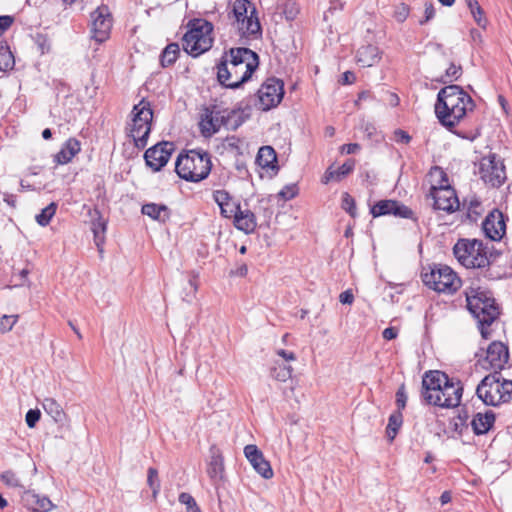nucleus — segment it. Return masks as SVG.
Listing matches in <instances>:
<instances>
[{
    "mask_svg": "<svg viewBox=\"0 0 512 512\" xmlns=\"http://www.w3.org/2000/svg\"><path fill=\"white\" fill-rule=\"evenodd\" d=\"M258 65L259 57L251 49L231 48L217 65V79L222 86L236 89L251 78Z\"/></svg>",
    "mask_w": 512,
    "mask_h": 512,
    "instance_id": "nucleus-1",
    "label": "nucleus"
},
{
    "mask_svg": "<svg viewBox=\"0 0 512 512\" xmlns=\"http://www.w3.org/2000/svg\"><path fill=\"white\" fill-rule=\"evenodd\" d=\"M463 386L438 370L425 372L422 378L421 397L426 404L441 408H455L460 405Z\"/></svg>",
    "mask_w": 512,
    "mask_h": 512,
    "instance_id": "nucleus-2",
    "label": "nucleus"
},
{
    "mask_svg": "<svg viewBox=\"0 0 512 512\" xmlns=\"http://www.w3.org/2000/svg\"><path fill=\"white\" fill-rule=\"evenodd\" d=\"M473 107L474 102L469 94L458 85H449L438 92L435 114L443 126L453 128Z\"/></svg>",
    "mask_w": 512,
    "mask_h": 512,
    "instance_id": "nucleus-3",
    "label": "nucleus"
},
{
    "mask_svg": "<svg viewBox=\"0 0 512 512\" xmlns=\"http://www.w3.org/2000/svg\"><path fill=\"white\" fill-rule=\"evenodd\" d=\"M467 308L477 320L481 336L484 339L491 337L490 326L499 317L500 309L492 293L480 287L470 288L466 292Z\"/></svg>",
    "mask_w": 512,
    "mask_h": 512,
    "instance_id": "nucleus-4",
    "label": "nucleus"
},
{
    "mask_svg": "<svg viewBox=\"0 0 512 512\" xmlns=\"http://www.w3.org/2000/svg\"><path fill=\"white\" fill-rule=\"evenodd\" d=\"M210 154L204 150H189L177 157L175 171L186 181L200 182L206 179L211 171Z\"/></svg>",
    "mask_w": 512,
    "mask_h": 512,
    "instance_id": "nucleus-5",
    "label": "nucleus"
},
{
    "mask_svg": "<svg viewBox=\"0 0 512 512\" xmlns=\"http://www.w3.org/2000/svg\"><path fill=\"white\" fill-rule=\"evenodd\" d=\"M478 398L489 406H499L512 401V380L496 371L486 375L477 385Z\"/></svg>",
    "mask_w": 512,
    "mask_h": 512,
    "instance_id": "nucleus-6",
    "label": "nucleus"
},
{
    "mask_svg": "<svg viewBox=\"0 0 512 512\" xmlns=\"http://www.w3.org/2000/svg\"><path fill=\"white\" fill-rule=\"evenodd\" d=\"M213 25L205 19H192L188 23V31L183 37L184 50L197 57L208 51L213 44L211 36Z\"/></svg>",
    "mask_w": 512,
    "mask_h": 512,
    "instance_id": "nucleus-7",
    "label": "nucleus"
},
{
    "mask_svg": "<svg viewBox=\"0 0 512 512\" xmlns=\"http://www.w3.org/2000/svg\"><path fill=\"white\" fill-rule=\"evenodd\" d=\"M423 283L438 293L453 294L461 287V279L446 265L434 264L421 273Z\"/></svg>",
    "mask_w": 512,
    "mask_h": 512,
    "instance_id": "nucleus-8",
    "label": "nucleus"
},
{
    "mask_svg": "<svg viewBox=\"0 0 512 512\" xmlns=\"http://www.w3.org/2000/svg\"><path fill=\"white\" fill-rule=\"evenodd\" d=\"M457 260L466 268H484L490 264L492 254L477 239H459L453 247Z\"/></svg>",
    "mask_w": 512,
    "mask_h": 512,
    "instance_id": "nucleus-9",
    "label": "nucleus"
},
{
    "mask_svg": "<svg viewBox=\"0 0 512 512\" xmlns=\"http://www.w3.org/2000/svg\"><path fill=\"white\" fill-rule=\"evenodd\" d=\"M232 14L237 30L241 36L258 39L262 35V29L257 17V11L249 0H236L233 4Z\"/></svg>",
    "mask_w": 512,
    "mask_h": 512,
    "instance_id": "nucleus-10",
    "label": "nucleus"
},
{
    "mask_svg": "<svg viewBox=\"0 0 512 512\" xmlns=\"http://www.w3.org/2000/svg\"><path fill=\"white\" fill-rule=\"evenodd\" d=\"M132 114V122L129 125V136L133 139L137 148L143 149L147 145L151 131L153 112L150 108V104L142 100L133 107Z\"/></svg>",
    "mask_w": 512,
    "mask_h": 512,
    "instance_id": "nucleus-11",
    "label": "nucleus"
},
{
    "mask_svg": "<svg viewBox=\"0 0 512 512\" xmlns=\"http://www.w3.org/2000/svg\"><path fill=\"white\" fill-rule=\"evenodd\" d=\"M478 174L485 185L492 188L500 187L507 179L503 160L495 153H489L481 158Z\"/></svg>",
    "mask_w": 512,
    "mask_h": 512,
    "instance_id": "nucleus-12",
    "label": "nucleus"
},
{
    "mask_svg": "<svg viewBox=\"0 0 512 512\" xmlns=\"http://www.w3.org/2000/svg\"><path fill=\"white\" fill-rule=\"evenodd\" d=\"M235 110H221L216 105L205 107L199 120V128L202 136L208 138L216 134L223 125H228Z\"/></svg>",
    "mask_w": 512,
    "mask_h": 512,
    "instance_id": "nucleus-13",
    "label": "nucleus"
},
{
    "mask_svg": "<svg viewBox=\"0 0 512 512\" xmlns=\"http://www.w3.org/2000/svg\"><path fill=\"white\" fill-rule=\"evenodd\" d=\"M442 178L447 182L446 175L441 172ZM429 196L433 199V208L448 213L454 212L459 208V200L455 190L448 184H440L439 186H431Z\"/></svg>",
    "mask_w": 512,
    "mask_h": 512,
    "instance_id": "nucleus-14",
    "label": "nucleus"
},
{
    "mask_svg": "<svg viewBox=\"0 0 512 512\" xmlns=\"http://www.w3.org/2000/svg\"><path fill=\"white\" fill-rule=\"evenodd\" d=\"M283 81L277 78H269L258 90L260 108L267 111L276 107L284 95Z\"/></svg>",
    "mask_w": 512,
    "mask_h": 512,
    "instance_id": "nucleus-15",
    "label": "nucleus"
},
{
    "mask_svg": "<svg viewBox=\"0 0 512 512\" xmlns=\"http://www.w3.org/2000/svg\"><path fill=\"white\" fill-rule=\"evenodd\" d=\"M112 27L111 14L107 6H100L91 13L92 38L102 43L108 39Z\"/></svg>",
    "mask_w": 512,
    "mask_h": 512,
    "instance_id": "nucleus-16",
    "label": "nucleus"
},
{
    "mask_svg": "<svg viewBox=\"0 0 512 512\" xmlns=\"http://www.w3.org/2000/svg\"><path fill=\"white\" fill-rule=\"evenodd\" d=\"M173 152L174 144L172 142H160L145 151L146 165L154 172H158L168 163Z\"/></svg>",
    "mask_w": 512,
    "mask_h": 512,
    "instance_id": "nucleus-17",
    "label": "nucleus"
},
{
    "mask_svg": "<svg viewBox=\"0 0 512 512\" xmlns=\"http://www.w3.org/2000/svg\"><path fill=\"white\" fill-rule=\"evenodd\" d=\"M370 213L373 218L393 215L399 218L416 219L413 217L414 212L406 205L397 200L385 199L377 201L371 208Z\"/></svg>",
    "mask_w": 512,
    "mask_h": 512,
    "instance_id": "nucleus-18",
    "label": "nucleus"
},
{
    "mask_svg": "<svg viewBox=\"0 0 512 512\" xmlns=\"http://www.w3.org/2000/svg\"><path fill=\"white\" fill-rule=\"evenodd\" d=\"M508 360V347L500 341H493L487 348L486 357L482 362V366L485 369L500 372L506 366Z\"/></svg>",
    "mask_w": 512,
    "mask_h": 512,
    "instance_id": "nucleus-19",
    "label": "nucleus"
},
{
    "mask_svg": "<svg viewBox=\"0 0 512 512\" xmlns=\"http://www.w3.org/2000/svg\"><path fill=\"white\" fill-rule=\"evenodd\" d=\"M482 230L487 238L501 240L506 232L505 218L501 211L494 209L484 219Z\"/></svg>",
    "mask_w": 512,
    "mask_h": 512,
    "instance_id": "nucleus-20",
    "label": "nucleus"
},
{
    "mask_svg": "<svg viewBox=\"0 0 512 512\" xmlns=\"http://www.w3.org/2000/svg\"><path fill=\"white\" fill-rule=\"evenodd\" d=\"M244 454L254 470L265 479L273 477V470L260 449L256 445H246Z\"/></svg>",
    "mask_w": 512,
    "mask_h": 512,
    "instance_id": "nucleus-21",
    "label": "nucleus"
},
{
    "mask_svg": "<svg viewBox=\"0 0 512 512\" xmlns=\"http://www.w3.org/2000/svg\"><path fill=\"white\" fill-rule=\"evenodd\" d=\"M207 474L213 485H217L224 479V459L220 449L216 445L210 447V462Z\"/></svg>",
    "mask_w": 512,
    "mask_h": 512,
    "instance_id": "nucleus-22",
    "label": "nucleus"
},
{
    "mask_svg": "<svg viewBox=\"0 0 512 512\" xmlns=\"http://www.w3.org/2000/svg\"><path fill=\"white\" fill-rule=\"evenodd\" d=\"M213 200L220 208V213L224 218H232L241 206L226 190L220 189L213 192Z\"/></svg>",
    "mask_w": 512,
    "mask_h": 512,
    "instance_id": "nucleus-23",
    "label": "nucleus"
},
{
    "mask_svg": "<svg viewBox=\"0 0 512 512\" xmlns=\"http://www.w3.org/2000/svg\"><path fill=\"white\" fill-rule=\"evenodd\" d=\"M21 500L33 512H49L54 507L48 497L41 496L30 490H25L22 493Z\"/></svg>",
    "mask_w": 512,
    "mask_h": 512,
    "instance_id": "nucleus-24",
    "label": "nucleus"
},
{
    "mask_svg": "<svg viewBox=\"0 0 512 512\" xmlns=\"http://www.w3.org/2000/svg\"><path fill=\"white\" fill-rule=\"evenodd\" d=\"M233 218L234 226L246 234L254 232L257 227L255 214L249 209H242L240 206Z\"/></svg>",
    "mask_w": 512,
    "mask_h": 512,
    "instance_id": "nucleus-25",
    "label": "nucleus"
},
{
    "mask_svg": "<svg viewBox=\"0 0 512 512\" xmlns=\"http://www.w3.org/2000/svg\"><path fill=\"white\" fill-rule=\"evenodd\" d=\"M495 423V414L489 410L485 413H476L471 420V427L476 435L486 434Z\"/></svg>",
    "mask_w": 512,
    "mask_h": 512,
    "instance_id": "nucleus-26",
    "label": "nucleus"
},
{
    "mask_svg": "<svg viewBox=\"0 0 512 512\" xmlns=\"http://www.w3.org/2000/svg\"><path fill=\"white\" fill-rule=\"evenodd\" d=\"M356 59L360 66L372 67L380 61L381 53L378 47L369 44L358 49Z\"/></svg>",
    "mask_w": 512,
    "mask_h": 512,
    "instance_id": "nucleus-27",
    "label": "nucleus"
},
{
    "mask_svg": "<svg viewBox=\"0 0 512 512\" xmlns=\"http://www.w3.org/2000/svg\"><path fill=\"white\" fill-rule=\"evenodd\" d=\"M81 150L80 142L76 138H69L62 149L55 155L58 164L69 163Z\"/></svg>",
    "mask_w": 512,
    "mask_h": 512,
    "instance_id": "nucleus-28",
    "label": "nucleus"
},
{
    "mask_svg": "<svg viewBox=\"0 0 512 512\" xmlns=\"http://www.w3.org/2000/svg\"><path fill=\"white\" fill-rule=\"evenodd\" d=\"M142 214L153 220L165 223L171 215L170 209L164 204L147 203L141 208Z\"/></svg>",
    "mask_w": 512,
    "mask_h": 512,
    "instance_id": "nucleus-29",
    "label": "nucleus"
},
{
    "mask_svg": "<svg viewBox=\"0 0 512 512\" xmlns=\"http://www.w3.org/2000/svg\"><path fill=\"white\" fill-rule=\"evenodd\" d=\"M44 411L57 423H64L66 413L61 405L54 398H45L42 403Z\"/></svg>",
    "mask_w": 512,
    "mask_h": 512,
    "instance_id": "nucleus-30",
    "label": "nucleus"
},
{
    "mask_svg": "<svg viewBox=\"0 0 512 512\" xmlns=\"http://www.w3.org/2000/svg\"><path fill=\"white\" fill-rule=\"evenodd\" d=\"M277 161L275 150L271 146H263L259 149L257 162L263 168L273 167V163Z\"/></svg>",
    "mask_w": 512,
    "mask_h": 512,
    "instance_id": "nucleus-31",
    "label": "nucleus"
},
{
    "mask_svg": "<svg viewBox=\"0 0 512 512\" xmlns=\"http://www.w3.org/2000/svg\"><path fill=\"white\" fill-rule=\"evenodd\" d=\"M180 48L177 43L168 44L160 56V62L163 67H168L175 63L179 55Z\"/></svg>",
    "mask_w": 512,
    "mask_h": 512,
    "instance_id": "nucleus-32",
    "label": "nucleus"
},
{
    "mask_svg": "<svg viewBox=\"0 0 512 512\" xmlns=\"http://www.w3.org/2000/svg\"><path fill=\"white\" fill-rule=\"evenodd\" d=\"M475 22L482 28H486L487 19L477 0H465Z\"/></svg>",
    "mask_w": 512,
    "mask_h": 512,
    "instance_id": "nucleus-33",
    "label": "nucleus"
},
{
    "mask_svg": "<svg viewBox=\"0 0 512 512\" xmlns=\"http://www.w3.org/2000/svg\"><path fill=\"white\" fill-rule=\"evenodd\" d=\"M293 368L290 365L276 364L270 370V375L273 379L281 382L287 381L291 378Z\"/></svg>",
    "mask_w": 512,
    "mask_h": 512,
    "instance_id": "nucleus-34",
    "label": "nucleus"
},
{
    "mask_svg": "<svg viewBox=\"0 0 512 512\" xmlns=\"http://www.w3.org/2000/svg\"><path fill=\"white\" fill-rule=\"evenodd\" d=\"M56 209H57V204L54 202L50 203L48 206L43 208L39 214L36 215V217H35L36 222L40 226H43V227L47 226L50 223L52 217L55 215Z\"/></svg>",
    "mask_w": 512,
    "mask_h": 512,
    "instance_id": "nucleus-35",
    "label": "nucleus"
},
{
    "mask_svg": "<svg viewBox=\"0 0 512 512\" xmlns=\"http://www.w3.org/2000/svg\"><path fill=\"white\" fill-rule=\"evenodd\" d=\"M147 485L152 490V497L155 500L160 492L161 484L156 468L149 467L147 470Z\"/></svg>",
    "mask_w": 512,
    "mask_h": 512,
    "instance_id": "nucleus-36",
    "label": "nucleus"
},
{
    "mask_svg": "<svg viewBox=\"0 0 512 512\" xmlns=\"http://www.w3.org/2000/svg\"><path fill=\"white\" fill-rule=\"evenodd\" d=\"M15 64L14 56L7 45H0V70L12 69Z\"/></svg>",
    "mask_w": 512,
    "mask_h": 512,
    "instance_id": "nucleus-37",
    "label": "nucleus"
},
{
    "mask_svg": "<svg viewBox=\"0 0 512 512\" xmlns=\"http://www.w3.org/2000/svg\"><path fill=\"white\" fill-rule=\"evenodd\" d=\"M403 422V417L400 412H396L390 415L389 422L386 428L387 436L393 440L401 427Z\"/></svg>",
    "mask_w": 512,
    "mask_h": 512,
    "instance_id": "nucleus-38",
    "label": "nucleus"
},
{
    "mask_svg": "<svg viewBox=\"0 0 512 512\" xmlns=\"http://www.w3.org/2000/svg\"><path fill=\"white\" fill-rule=\"evenodd\" d=\"M178 500L181 504L186 506L187 512H197L198 510H200L195 499L192 497L191 494L187 492L180 493Z\"/></svg>",
    "mask_w": 512,
    "mask_h": 512,
    "instance_id": "nucleus-39",
    "label": "nucleus"
},
{
    "mask_svg": "<svg viewBox=\"0 0 512 512\" xmlns=\"http://www.w3.org/2000/svg\"><path fill=\"white\" fill-rule=\"evenodd\" d=\"M341 206L351 217H356V203L354 198L349 193H343Z\"/></svg>",
    "mask_w": 512,
    "mask_h": 512,
    "instance_id": "nucleus-40",
    "label": "nucleus"
},
{
    "mask_svg": "<svg viewBox=\"0 0 512 512\" xmlns=\"http://www.w3.org/2000/svg\"><path fill=\"white\" fill-rule=\"evenodd\" d=\"M354 167H355V160L348 159L338 168H334V171H336V173H337L336 181H340L343 177L350 174L354 170Z\"/></svg>",
    "mask_w": 512,
    "mask_h": 512,
    "instance_id": "nucleus-41",
    "label": "nucleus"
},
{
    "mask_svg": "<svg viewBox=\"0 0 512 512\" xmlns=\"http://www.w3.org/2000/svg\"><path fill=\"white\" fill-rule=\"evenodd\" d=\"M18 320V315H3L0 318V332L7 333L12 330Z\"/></svg>",
    "mask_w": 512,
    "mask_h": 512,
    "instance_id": "nucleus-42",
    "label": "nucleus"
},
{
    "mask_svg": "<svg viewBox=\"0 0 512 512\" xmlns=\"http://www.w3.org/2000/svg\"><path fill=\"white\" fill-rule=\"evenodd\" d=\"M1 481L9 487H21V483L17 475L11 471H4L0 476Z\"/></svg>",
    "mask_w": 512,
    "mask_h": 512,
    "instance_id": "nucleus-43",
    "label": "nucleus"
},
{
    "mask_svg": "<svg viewBox=\"0 0 512 512\" xmlns=\"http://www.w3.org/2000/svg\"><path fill=\"white\" fill-rule=\"evenodd\" d=\"M462 73L461 66H457L454 63H451L450 66L445 71V78L443 77L440 79L441 82L446 83L448 80H457Z\"/></svg>",
    "mask_w": 512,
    "mask_h": 512,
    "instance_id": "nucleus-44",
    "label": "nucleus"
},
{
    "mask_svg": "<svg viewBox=\"0 0 512 512\" xmlns=\"http://www.w3.org/2000/svg\"><path fill=\"white\" fill-rule=\"evenodd\" d=\"M92 230L95 236L96 244L99 246L100 241H102V239H100V234H104L106 231V222L102 219H99L97 222H93Z\"/></svg>",
    "mask_w": 512,
    "mask_h": 512,
    "instance_id": "nucleus-45",
    "label": "nucleus"
},
{
    "mask_svg": "<svg viewBox=\"0 0 512 512\" xmlns=\"http://www.w3.org/2000/svg\"><path fill=\"white\" fill-rule=\"evenodd\" d=\"M41 417V413L38 409H30L26 413L25 421L29 428L35 427L36 423L39 421Z\"/></svg>",
    "mask_w": 512,
    "mask_h": 512,
    "instance_id": "nucleus-46",
    "label": "nucleus"
},
{
    "mask_svg": "<svg viewBox=\"0 0 512 512\" xmlns=\"http://www.w3.org/2000/svg\"><path fill=\"white\" fill-rule=\"evenodd\" d=\"M297 193H298L297 186L292 184V185L285 186L279 192V196L282 197L285 200H289V199H292L293 197H295Z\"/></svg>",
    "mask_w": 512,
    "mask_h": 512,
    "instance_id": "nucleus-47",
    "label": "nucleus"
},
{
    "mask_svg": "<svg viewBox=\"0 0 512 512\" xmlns=\"http://www.w3.org/2000/svg\"><path fill=\"white\" fill-rule=\"evenodd\" d=\"M198 277H199V274L195 271H192L190 274H189V280H188V283L191 287V297H195L197 291H198Z\"/></svg>",
    "mask_w": 512,
    "mask_h": 512,
    "instance_id": "nucleus-48",
    "label": "nucleus"
},
{
    "mask_svg": "<svg viewBox=\"0 0 512 512\" xmlns=\"http://www.w3.org/2000/svg\"><path fill=\"white\" fill-rule=\"evenodd\" d=\"M406 401H407V395L404 391V386L402 385L396 393V404H397L398 408L403 409L406 406Z\"/></svg>",
    "mask_w": 512,
    "mask_h": 512,
    "instance_id": "nucleus-49",
    "label": "nucleus"
},
{
    "mask_svg": "<svg viewBox=\"0 0 512 512\" xmlns=\"http://www.w3.org/2000/svg\"><path fill=\"white\" fill-rule=\"evenodd\" d=\"M394 139L398 143L408 144L411 140V137L404 130L398 129L394 132Z\"/></svg>",
    "mask_w": 512,
    "mask_h": 512,
    "instance_id": "nucleus-50",
    "label": "nucleus"
},
{
    "mask_svg": "<svg viewBox=\"0 0 512 512\" xmlns=\"http://www.w3.org/2000/svg\"><path fill=\"white\" fill-rule=\"evenodd\" d=\"M424 19L420 21V24L423 25L430 21L435 16V8L432 3H426L425 4V11H424Z\"/></svg>",
    "mask_w": 512,
    "mask_h": 512,
    "instance_id": "nucleus-51",
    "label": "nucleus"
},
{
    "mask_svg": "<svg viewBox=\"0 0 512 512\" xmlns=\"http://www.w3.org/2000/svg\"><path fill=\"white\" fill-rule=\"evenodd\" d=\"M13 23V17L5 15L0 16V36L10 28Z\"/></svg>",
    "mask_w": 512,
    "mask_h": 512,
    "instance_id": "nucleus-52",
    "label": "nucleus"
},
{
    "mask_svg": "<svg viewBox=\"0 0 512 512\" xmlns=\"http://www.w3.org/2000/svg\"><path fill=\"white\" fill-rule=\"evenodd\" d=\"M339 301L342 304H352L354 301V295L351 290H346L342 292L339 296Z\"/></svg>",
    "mask_w": 512,
    "mask_h": 512,
    "instance_id": "nucleus-53",
    "label": "nucleus"
},
{
    "mask_svg": "<svg viewBox=\"0 0 512 512\" xmlns=\"http://www.w3.org/2000/svg\"><path fill=\"white\" fill-rule=\"evenodd\" d=\"M358 150H360V145H359V144H357V143L344 144V145L341 147V152H342V153H346V154H354V153H356Z\"/></svg>",
    "mask_w": 512,
    "mask_h": 512,
    "instance_id": "nucleus-54",
    "label": "nucleus"
},
{
    "mask_svg": "<svg viewBox=\"0 0 512 512\" xmlns=\"http://www.w3.org/2000/svg\"><path fill=\"white\" fill-rule=\"evenodd\" d=\"M336 176H337L336 171H334V168L332 166H330L326 170V172H325V174H324V176L322 178V183L328 184L330 181L336 180Z\"/></svg>",
    "mask_w": 512,
    "mask_h": 512,
    "instance_id": "nucleus-55",
    "label": "nucleus"
},
{
    "mask_svg": "<svg viewBox=\"0 0 512 512\" xmlns=\"http://www.w3.org/2000/svg\"><path fill=\"white\" fill-rule=\"evenodd\" d=\"M336 176H337L336 171H334V168L332 166H330L326 170V172H325V174H324V176L322 178V183L328 184L330 181L336 180Z\"/></svg>",
    "mask_w": 512,
    "mask_h": 512,
    "instance_id": "nucleus-56",
    "label": "nucleus"
},
{
    "mask_svg": "<svg viewBox=\"0 0 512 512\" xmlns=\"http://www.w3.org/2000/svg\"><path fill=\"white\" fill-rule=\"evenodd\" d=\"M336 176H337L336 171H334V168L332 166H330L326 170V172H325V174H324V176L322 178V183L328 184L330 181L336 180Z\"/></svg>",
    "mask_w": 512,
    "mask_h": 512,
    "instance_id": "nucleus-57",
    "label": "nucleus"
},
{
    "mask_svg": "<svg viewBox=\"0 0 512 512\" xmlns=\"http://www.w3.org/2000/svg\"><path fill=\"white\" fill-rule=\"evenodd\" d=\"M382 335L385 340H393L397 337L398 331L395 327H388L384 329Z\"/></svg>",
    "mask_w": 512,
    "mask_h": 512,
    "instance_id": "nucleus-58",
    "label": "nucleus"
},
{
    "mask_svg": "<svg viewBox=\"0 0 512 512\" xmlns=\"http://www.w3.org/2000/svg\"><path fill=\"white\" fill-rule=\"evenodd\" d=\"M355 79H356V77L353 72L346 71L342 75L341 83L342 84H352V83H354Z\"/></svg>",
    "mask_w": 512,
    "mask_h": 512,
    "instance_id": "nucleus-59",
    "label": "nucleus"
},
{
    "mask_svg": "<svg viewBox=\"0 0 512 512\" xmlns=\"http://www.w3.org/2000/svg\"><path fill=\"white\" fill-rule=\"evenodd\" d=\"M409 14V9L407 6L402 5V7L399 9V11L396 12V18L398 21L402 22L404 21Z\"/></svg>",
    "mask_w": 512,
    "mask_h": 512,
    "instance_id": "nucleus-60",
    "label": "nucleus"
},
{
    "mask_svg": "<svg viewBox=\"0 0 512 512\" xmlns=\"http://www.w3.org/2000/svg\"><path fill=\"white\" fill-rule=\"evenodd\" d=\"M277 354L281 356L286 361H294L296 359V356L293 352H288L286 350L280 349L277 351Z\"/></svg>",
    "mask_w": 512,
    "mask_h": 512,
    "instance_id": "nucleus-61",
    "label": "nucleus"
},
{
    "mask_svg": "<svg viewBox=\"0 0 512 512\" xmlns=\"http://www.w3.org/2000/svg\"><path fill=\"white\" fill-rule=\"evenodd\" d=\"M4 201L11 207L16 206V196L13 194H5Z\"/></svg>",
    "mask_w": 512,
    "mask_h": 512,
    "instance_id": "nucleus-62",
    "label": "nucleus"
},
{
    "mask_svg": "<svg viewBox=\"0 0 512 512\" xmlns=\"http://www.w3.org/2000/svg\"><path fill=\"white\" fill-rule=\"evenodd\" d=\"M471 38L474 42H482L481 32L477 29H472L470 31Z\"/></svg>",
    "mask_w": 512,
    "mask_h": 512,
    "instance_id": "nucleus-63",
    "label": "nucleus"
},
{
    "mask_svg": "<svg viewBox=\"0 0 512 512\" xmlns=\"http://www.w3.org/2000/svg\"><path fill=\"white\" fill-rule=\"evenodd\" d=\"M451 501V494L449 491H444L440 496V502L445 505Z\"/></svg>",
    "mask_w": 512,
    "mask_h": 512,
    "instance_id": "nucleus-64",
    "label": "nucleus"
}]
</instances>
